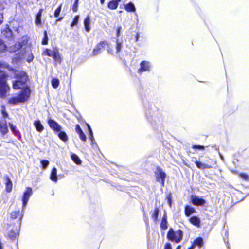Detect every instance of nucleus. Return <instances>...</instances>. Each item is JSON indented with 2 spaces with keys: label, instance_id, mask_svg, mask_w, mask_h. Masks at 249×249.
Wrapping results in <instances>:
<instances>
[{
  "label": "nucleus",
  "instance_id": "f257e3e1",
  "mask_svg": "<svg viewBox=\"0 0 249 249\" xmlns=\"http://www.w3.org/2000/svg\"><path fill=\"white\" fill-rule=\"evenodd\" d=\"M15 75L16 80L12 82L13 88L15 89H23L28 78L26 73L22 71H16Z\"/></svg>",
  "mask_w": 249,
  "mask_h": 249
},
{
  "label": "nucleus",
  "instance_id": "f03ea898",
  "mask_svg": "<svg viewBox=\"0 0 249 249\" xmlns=\"http://www.w3.org/2000/svg\"><path fill=\"white\" fill-rule=\"evenodd\" d=\"M30 95V89L29 88L25 87L19 95L10 98L8 103L12 105H17L19 103H24L28 100Z\"/></svg>",
  "mask_w": 249,
  "mask_h": 249
},
{
  "label": "nucleus",
  "instance_id": "7ed1b4c3",
  "mask_svg": "<svg viewBox=\"0 0 249 249\" xmlns=\"http://www.w3.org/2000/svg\"><path fill=\"white\" fill-rule=\"evenodd\" d=\"M2 64L0 62V68L2 67ZM7 75L2 71L0 70V97L4 98L6 93L10 90V87L6 83Z\"/></svg>",
  "mask_w": 249,
  "mask_h": 249
},
{
  "label": "nucleus",
  "instance_id": "20e7f679",
  "mask_svg": "<svg viewBox=\"0 0 249 249\" xmlns=\"http://www.w3.org/2000/svg\"><path fill=\"white\" fill-rule=\"evenodd\" d=\"M1 117H0V132L3 136L8 132V128L5 118L8 117V114L6 111L5 107H1Z\"/></svg>",
  "mask_w": 249,
  "mask_h": 249
},
{
  "label": "nucleus",
  "instance_id": "39448f33",
  "mask_svg": "<svg viewBox=\"0 0 249 249\" xmlns=\"http://www.w3.org/2000/svg\"><path fill=\"white\" fill-rule=\"evenodd\" d=\"M183 236V232L180 230L174 231L172 228H170L168 232L167 237L172 241L176 243H179L182 239Z\"/></svg>",
  "mask_w": 249,
  "mask_h": 249
},
{
  "label": "nucleus",
  "instance_id": "423d86ee",
  "mask_svg": "<svg viewBox=\"0 0 249 249\" xmlns=\"http://www.w3.org/2000/svg\"><path fill=\"white\" fill-rule=\"evenodd\" d=\"M34 56L31 52V48L30 46H27L25 48L24 52L22 53V56L19 58H24L27 62H30L33 59Z\"/></svg>",
  "mask_w": 249,
  "mask_h": 249
},
{
  "label": "nucleus",
  "instance_id": "0eeeda50",
  "mask_svg": "<svg viewBox=\"0 0 249 249\" xmlns=\"http://www.w3.org/2000/svg\"><path fill=\"white\" fill-rule=\"evenodd\" d=\"M156 177L157 181L161 182L164 185V180L166 177V174L160 168H157L155 171Z\"/></svg>",
  "mask_w": 249,
  "mask_h": 249
},
{
  "label": "nucleus",
  "instance_id": "6e6552de",
  "mask_svg": "<svg viewBox=\"0 0 249 249\" xmlns=\"http://www.w3.org/2000/svg\"><path fill=\"white\" fill-rule=\"evenodd\" d=\"M32 194V189L30 187H27L26 191L24 193L22 199L23 203V208L25 207L27 204L28 201Z\"/></svg>",
  "mask_w": 249,
  "mask_h": 249
},
{
  "label": "nucleus",
  "instance_id": "1a4fd4ad",
  "mask_svg": "<svg viewBox=\"0 0 249 249\" xmlns=\"http://www.w3.org/2000/svg\"><path fill=\"white\" fill-rule=\"evenodd\" d=\"M191 200L192 203L196 206H202L205 204L206 201L204 199L199 197L196 195L192 196H191Z\"/></svg>",
  "mask_w": 249,
  "mask_h": 249
},
{
  "label": "nucleus",
  "instance_id": "9d476101",
  "mask_svg": "<svg viewBox=\"0 0 249 249\" xmlns=\"http://www.w3.org/2000/svg\"><path fill=\"white\" fill-rule=\"evenodd\" d=\"M48 124L50 127L56 132L60 131L62 129L61 127L55 121L49 119Z\"/></svg>",
  "mask_w": 249,
  "mask_h": 249
},
{
  "label": "nucleus",
  "instance_id": "9b49d317",
  "mask_svg": "<svg viewBox=\"0 0 249 249\" xmlns=\"http://www.w3.org/2000/svg\"><path fill=\"white\" fill-rule=\"evenodd\" d=\"M106 45H107V43L106 42H102L98 44L93 50V55H96L99 53L101 50L105 47Z\"/></svg>",
  "mask_w": 249,
  "mask_h": 249
},
{
  "label": "nucleus",
  "instance_id": "f8f14e48",
  "mask_svg": "<svg viewBox=\"0 0 249 249\" xmlns=\"http://www.w3.org/2000/svg\"><path fill=\"white\" fill-rule=\"evenodd\" d=\"M141 67L138 70L139 73L142 71H149V63L147 61H143L141 63Z\"/></svg>",
  "mask_w": 249,
  "mask_h": 249
},
{
  "label": "nucleus",
  "instance_id": "ddd939ff",
  "mask_svg": "<svg viewBox=\"0 0 249 249\" xmlns=\"http://www.w3.org/2000/svg\"><path fill=\"white\" fill-rule=\"evenodd\" d=\"M84 24L87 32H89L90 30V19L89 16H87L84 20Z\"/></svg>",
  "mask_w": 249,
  "mask_h": 249
},
{
  "label": "nucleus",
  "instance_id": "4468645a",
  "mask_svg": "<svg viewBox=\"0 0 249 249\" xmlns=\"http://www.w3.org/2000/svg\"><path fill=\"white\" fill-rule=\"evenodd\" d=\"M34 125L37 131L41 132L44 129V127L39 120H35L34 122Z\"/></svg>",
  "mask_w": 249,
  "mask_h": 249
},
{
  "label": "nucleus",
  "instance_id": "2eb2a0df",
  "mask_svg": "<svg viewBox=\"0 0 249 249\" xmlns=\"http://www.w3.org/2000/svg\"><path fill=\"white\" fill-rule=\"evenodd\" d=\"M190 222L194 225L199 227L200 226V220L196 216H193L189 219Z\"/></svg>",
  "mask_w": 249,
  "mask_h": 249
},
{
  "label": "nucleus",
  "instance_id": "dca6fc26",
  "mask_svg": "<svg viewBox=\"0 0 249 249\" xmlns=\"http://www.w3.org/2000/svg\"><path fill=\"white\" fill-rule=\"evenodd\" d=\"M6 187L5 190L7 192H10L12 191L13 184L11 180L8 177H6Z\"/></svg>",
  "mask_w": 249,
  "mask_h": 249
},
{
  "label": "nucleus",
  "instance_id": "f3484780",
  "mask_svg": "<svg viewBox=\"0 0 249 249\" xmlns=\"http://www.w3.org/2000/svg\"><path fill=\"white\" fill-rule=\"evenodd\" d=\"M50 179L54 182L57 181V169L55 167L53 168L51 172Z\"/></svg>",
  "mask_w": 249,
  "mask_h": 249
},
{
  "label": "nucleus",
  "instance_id": "a211bd4d",
  "mask_svg": "<svg viewBox=\"0 0 249 249\" xmlns=\"http://www.w3.org/2000/svg\"><path fill=\"white\" fill-rule=\"evenodd\" d=\"M196 165L197 167L200 169H204L206 168H210L211 166L204 163L196 161H195Z\"/></svg>",
  "mask_w": 249,
  "mask_h": 249
},
{
  "label": "nucleus",
  "instance_id": "6ab92c4d",
  "mask_svg": "<svg viewBox=\"0 0 249 249\" xmlns=\"http://www.w3.org/2000/svg\"><path fill=\"white\" fill-rule=\"evenodd\" d=\"M57 133H58V136L59 138L61 140H62L64 142H67L68 141V136L65 132L62 131L61 130L60 131H58Z\"/></svg>",
  "mask_w": 249,
  "mask_h": 249
},
{
  "label": "nucleus",
  "instance_id": "aec40b11",
  "mask_svg": "<svg viewBox=\"0 0 249 249\" xmlns=\"http://www.w3.org/2000/svg\"><path fill=\"white\" fill-rule=\"evenodd\" d=\"M195 208L189 205L186 206L185 209V213L186 216H189L191 214L195 213Z\"/></svg>",
  "mask_w": 249,
  "mask_h": 249
},
{
  "label": "nucleus",
  "instance_id": "412c9836",
  "mask_svg": "<svg viewBox=\"0 0 249 249\" xmlns=\"http://www.w3.org/2000/svg\"><path fill=\"white\" fill-rule=\"evenodd\" d=\"M18 235V231L17 229L10 230L8 234L9 238L11 239H15Z\"/></svg>",
  "mask_w": 249,
  "mask_h": 249
},
{
  "label": "nucleus",
  "instance_id": "4be33fe9",
  "mask_svg": "<svg viewBox=\"0 0 249 249\" xmlns=\"http://www.w3.org/2000/svg\"><path fill=\"white\" fill-rule=\"evenodd\" d=\"M42 11H43L42 9H40L36 17L35 23L36 25H39L41 23V17L42 15Z\"/></svg>",
  "mask_w": 249,
  "mask_h": 249
},
{
  "label": "nucleus",
  "instance_id": "5701e85b",
  "mask_svg": "<svg viewBox=\"0 0 249 249\" xmlns=\"http://www.w3.org/2000/svg\"><path fill=\"white\" fill-rule=\"evenodd\" d=\"M52 57L56 61L60 62L61 60L59 51L56 48H53V54Z\"/></svg>",
  "mask_w": 249,
  "mask_h": 249
},
{
  "label": "nucleus",
  "instance_id": "b1692460",
  "mask_svg": "<svg viewBox=\"0 0 249 249\" xmlns=\"http://www.w3.org/2000/svg\"><path fill=\"white\" fill-rule=\"evenodd\" d=\"M28 38L26 36H23L22 37L21 40L18 42V43H20L21 44V48L24 47V50H25V48L27 46H30L29 45H27L28 44Z\"/></svg>",
  "mask_w": 249,
  "mask_h": 249
},
{
  "label": "nucleus",
  "instance_id": "393cba45",
  "mask_svg": "<svg viewBox=\"0 0 249 249\" xmlns=\"http://www.w3.org/2000/svg\"><path fill=\"white\" fill-rule=\"evenodd\" d=\"M167 216L166 213H164V216L162 219L160 227L163 229H166L167 228Z\"/></svg>",
  "mask_w": 249,
  "mask_h": 249
},
{
  "label": "nucleus",
  "instance_id": "a878e982",
  "mask_svg": "<svg viewBox=\"0 0 249 249\" xmlns=\"http://www.w3.org/2000/svg\"><path fill=\"white\" fill-rule=\"evenodd\" d=\"M71 158L72 160L77 164L80 165L81 164V160L78 157L77 155L74 153H72L71 154Z\"/></svg>",
  "mask_w": 249,
  "mask_h": 249
},
{
  "label": "nucleus",
  "instance_id": "bb28decb",
  "mask_svg": "<svg viewBox=\"0 0 249 249\" xmlns=\"http://www.w3.org/2000/svg\"><path fill=\"white\" fill-rule=\"evenodd\" d=\"M118 5V2L116 0L110 1L108 4V7L110 9H116Z\"/></svg>",
  "mask_w": 249,
  "mask_h": 249
},
{
  "label": "nucleus",
  "instance_id": "cd10ccee",
  "mask_svg": "<svg viewBox=\"0 0 249 249\" xmlns=\"http://www.w3.org/2000/svg\"><path fill=\"white\" fill-rule=\"evenodd\" d=\"M125 9L128 12L135 11V6L132 3H129V4L126 5Z\"/></svg>",
  "mask_w": 249,
  "mask_h": 249
},
{
  "label": "nucleus",
  "instance_id": "c85d7f7f",
  "mask_svg": "<svg viewBox=\"0 0 249 249\" xmlns=\"http://www.w3.org/2000/svg\"><path fill=\"white\" fill-rule=\"evenodd\" d=\"M21 44L20 43H17L15 44L13 46L11 47L10 48V51L11 52H16L19 49L21 48Z\"/></svg>",
  "mask_w": 249,
  "mask_h": 249
},
{
  "label": "nucleus",
  "instance_id": "c756f323",
  "mask_svg": "<svg viewBox=\"0 0 249 249\" xmlns=\"http://www.w3.org/2000/svg\"><path fill=\"white\" fill-rule=\"evenodd\" d=\"M52 85L54 88H56L59 85V80L57 78H53L51 81Z\"/></svg>",
  "mask_w": 249,
  "mask_h": 249
},
{
  "label": "nucleus",
  "instance_id": "7c9ffc66",
  "mask_svg": "<svg viewBox=\"0 0 249 249\" xmlns=\"http://www.w3.org/2000/svg\"><path fill=\"white\" fill-rule=\"evenodd\" d=\"M203 244V240L201 238H198L195 240L194 244L198 245L200 247L202 246Z\"/></svg>",
  "mask_w": 249,
  "mask_h": 249
},
{
  "label": "nucleus",
  "instance_id": "2f4dec72",
  "mask_svg": "<svg viewBox=\"0 0 249 249\" xmlns=\"http://www.w3.org/2000/svg\"><path fill=\"white\" fill-rule=\"evenodd\" d=\"M159 209L158 208H155L154 210V213L152 215V217L154 219V220L156 221L158 219V216L159 214Z\"/></svg>",
  "mask_w": 249,
  "mask_h": 249
},
{
  "label": "nucleus",
  "instance_id": "473e14b6",
  "mask_svg": "<svg viewBox=\"0 0 249 249\" xmlns=\"http://www.w3.org/2000/svg\"><path fill=\"white\" fill-rule=\"evenodd\" d=\"M79 16L78 15L76 16L74 18L73 22L71 23V27H73L74 26L76 25L77 24L78 20H79Z\"/></svg>",
  "mask_w": 249,
  "mask_h": 249
},
{
  "label": "nucleus",
  "instance_id": "72a5a7b5",
  "mask_svg": "<svg viewBox=\"0 0 249 249\" xmlns=\"http://www.w3.org/2000/svg\"><path fill=\"white\" fill-rule=\"evenodd\" d=\"M6 45L0 40V53L3 52L6 49Z\"/></svg>",
  "mask_w": 249,
  "mask_h": 249
},
{
  "label": "nucleus",
  "instance_id": "f704fd0d",
  "mask_svg": "<svg viewBox=\"0 0 249 249\" xmlns=\"http://www.w3.org/2000/svg\"><path fill=\"white\" fill-rule=\"evenodd\" d=\"M44 37L42 40V44L46 45L48 43V37L47 32L45 31L44 33Z\"/></svg>",
  "mask_w": 249,
  "mask_h": 249
},
{
  "label": "nucleus",
  "instance_id": "c9c22d12",
  "mask_svg": "<svg viewBox=\"0 0 249 249\" xmlns=\"http://www.w3.org/2000/svg\"><path fill=\"white\" fill-rule=\"evenodd\" d=\"M19 211L12 212L11 214V217L12 218H16L19 216Z\"/></svg>",
  "mask_w": 249,
  "mask_h": 249
},
{
  "label": "nucleus",
  "instance_id": "e433bc0d",
  "mask_svg": "<svg viewBox=\"0 0 249 249\" xmlns=\"http://www.w3.org/2000/svg\"><path fill=\"white\" fill-rule=\"evenodd\" d=\"M61 6L62 4H61L58 8H57L55 12H54V16L55 17H58L59 15V14L60 13L61 10Z\"/></svg>",
  "mask_w": 249,
  "mask_h": 249
},
{
  "label": "nucleus",
  "instance_id": "4c0bfd02",
  "mask_svg": "<svg viewBox=\"0 0 249 249\" xmlns=\"http://www.w3.org/2000/svg\"><path fill=\"white\" fill-rule=\"evenodd\" d=\"M41 163L44 169H46L49 164V162L46 160H42Z\"/></svg>",
  "mask_w": 249,
  "mask_h": 249
},
{
  "label": "nucleus",
  "instance_id": "58836bf2",
  "mask_svg": "<svg viewBox=\"0 0 249 249\" xmlns=\"http://www.w3.org/2000/svg\"><path fill=\"white\" fill-rule=\"evenodd\" d=\"M78 134L81 140H82L83 141H85L86 140V136L83 133V131H81V133H79Z\"/></svg>",
  "mask_w": 249,
  "mask_h": 249
},
{
  "label": "nucleus",
  "instance_id": "ea45409f",
  "mask_svg": "<svg viewBox=\"0 0 249 249\" xmlns=\"http://www.w3.org/2000/svg\"><path fill=\"white\" fill-rule=\"evenodd\" d=\"M240 177L246 180H248L249 179V177L248 175L245 173L240 174Z\"/></svg>",
  "mask_w": 249,
  "mask_h": 249
},
{
  "label": "nucleus",
  "instance_id": "a19ab883",
  "mask_svg": "<svg viewBox=\"0 0 249 249\" xmlns=\"http://www.w3.org/2000/svg\"><path fill=\"white\" fill-rule=\"evenodd\" d=\"M88 128H89V138L90 139H91V141L93 140V133H92V130L90 127V126L88 124Z\"/></svg>",
  "mask_w": 249,
  "mask_h": 249
},
{
  "label": "nucleus",
  "instance_id": "79ce46f5",
  "mask_svg": "<svg viewBox=\"0 0 249 249\" xmlns=\"http://www.w3.org/2000/svg\"><path fill=\"white\" fill-rule=\"evenodd\" d=\"M75 131L78 134H79V133H81V131H82V130L81 129L80 126L78 124H77L76 126Z\"/></svg>",
  "mask_w": 249,
  "mask_h": 249
},
{
  "label": "nucleus",
  "instance_id": "37998d69",
  "mask_svg": "<svg viewBox=\"0 0 249 249\" xmlns=\"http://www.w3.org/2000/svg\"><path fill=\"white\" fill-rule=\"evenodd\" d=\"M193 148H197L200 150L204 149V146H201V145H193Z\"/></svg>",
  "mask_w": 249,
  "mask_h": 249
},
{
  "label": "nucleus",
  "instance_id": "c03bdc74",
  "mask_svg": "<svg viewBox=\"0 0 249 249\" xmlns=\"http://www.w3.org/2000/svg\"><path fill=\"white\" fill-rule=\"evenodd\" d=\"M121 44H120L117 42V47H116V50L117 52H118L121 50Z\"/></svg>",
  "mask_w": 249,
  "mask_h": 249
},
{
  "label": "nucleus",
  "instance_id": "a18cd8bd",
  "mask_svg": "<svg viewBox=\"0 0 249 249\" xmlns=\"http://www.w3.org/2000/svg\"><path fill=\"white\" fill-rule=\"evenodd\" d=\"M164 249H172L171 245L170 243H166L165 245V247H164Z\"/></svg>",
  "mask_w": 249,
  "mask_h": 249
},
{
  "label": "nucleus",
  "instance_id": "49530a36",
  "mask_svg": "<svg viewBox=\"0 0 249 249\" xmlns=\"http://www.w3.org/2000/svg\"><path fill=\"white\" fill-rule=\"evenodd\" d=\"M43 54L47 56H48V55H50L49 54V50L46 49L45 51H43Z\"/></svg>",
  "mask_w": 249,
  "mask_h": 249
},
{
  "label": "nucleus",
  "instance_id": "de8ad7c7",
  "mask_svg": "<svg viewBox=\"0 0 249 249\" xmlns=\"http://www.w3.org/2000/svg\"><path fill=\"white\" fill-rule=\"evenodd\" d=\"M9 126L11 129V130L14 132H15V126L13 125V124H11V123H9Z\"/></svg>",
  "mask_w": 249,
  "mask_h": 249
},
{
  "label": "nucleus",
  "instance_id": "09e8293b",
  "mask_svg": "<svg viewBox=\"0 0 249 249\" xmlns=\"http://www.w3.org/2000/svg\"><path fill=\"white\" fill-rule=\"evenodd\" d=\"M167 199H168V203H169L170 206H171V197L170 196H168V197H167Z\"/></svg>",
  "mask_w": 249,
  "mask_h": 249
},
{
  "label": "nucleus",
  "instance_id": "8fccbe9b",
  "mask_svg": "<svg viewBox=\"0 0 249 249\" xmlns=\"http://www.w3.org/2000/svg\"><path fill=\"white\" fill-rule=\"evenodd\" d=\"M49 54L50 55H48L49 56L53 57V50H49Z\"/></svg>",
  "mask_w": 249,
  "mask_h": 249
},
{
  "label": "nucleus",
  "instance_id": "3c124183",
  "mask_svg": "<svg viewBox=\"0 0 249 249\" xmlns=\"http://www.w3.org/2000/svg\"><path fill=\"white\" fill-rule=\"evenodd\" d=\"M120 30H121V27L118 28L117 32V34L118 36H119V34L120 32Z\"/></svg>",
  "mask_w": 249,
  "mask_h": 249
},
{
  "label": "nucleus",
  "instance_id": "603ef678",
  "mask_svg": "<svg viewBox=\"0 0 249 249\" xmlns=\"http://www.w3.org/2000/svg\"><path fill=\"white\" fill-rule=\"evenodd\" d=\"M2 16L0 14V24L2 23Z\"/></svg>",
  "mask_w": 249,
  "mask_h": 249
},
{
  "label": "nucleus",
  "instance_id": "864d4df0",
  "mask_svg": "<svg viewBox=\"0 0 249 249\" xmlns=\"http://www.w3.org/2000/svg\"><path fill=\"white\" fill-rule=\"evenodd\" d=\"M62 18H58V19L56 20V21H61V20H62Z\"/></svg>",
  "mask_w": 249,
  "mask_h": 249
},
{
  "label": "nucleus",
  "instance_id": "5fc2aeb1",
  "mask_svg": "<svg viewBox=\"0 0 249 249\" xmlns=\"http://www.w3.org/2000/svg\"><path fill=\"white\" fill-rule=\"evenodd\" d=\"M105 0H101V4H103L104 3Z\"/></svg>",
  "mask_w": 249,
  "mask_h": 249
},
{
  "label": "nucleus",
  "instance_id": "6e6d98bb",
  "mask_svg": "<svg viewBox=\"0 0 249 249\" xmlns=\"http://www.w3.org/2000/svg\"><path fill=\"white\" fill-rule=\"evenodd\" d=\"M176 249H180V246H178Z\"/></svg>",
  "mask_w": 249,
  "mask_h": 249
},
{
  "label": "nucleus",
  "instance_id": "4d7b16f0",
  "mask_svg": "<svg viewBox=\"0 0 249 249\" xmlns=\"http://www.w3.org/2000/svg\"><path fill=\"white\" fill-rule=\"evenodd\" d=\"M194 245H193V246H192L191 248H189V249H194Z\"/></svg>",
  "mask_w": 249,
  "mask_h": 249
},
{
  "label": "nucleus",
  "instance_id": "13d9d810",
  "mask_svg": "<svg viewBox=\"0 0 249 249\" xmlns=\"http://www.w3.org/2000/svg\"><path fill=\"white\" fill-rule=\"evenodd\" d=\"M73 10L74 11H76V8H73Z\"/></svg>",
  "mask_w": 249,
  "mask_h": 249
},
{
  "label": "nucleus",
  "instance_id": "bf43d9fd",
  "mask_svg": "<svg viewBox=\"0 0 249 249\" xmlns=\"http://www.w3.org/2000/svg\"><path fill=\"white\" fill-rule=\"evenodd\" d=\"M121 0H116V1H117L118 2H120Z\"/></svg>",
  "mask_w": 249,
  "mask_h": 249
}]
</instances>
